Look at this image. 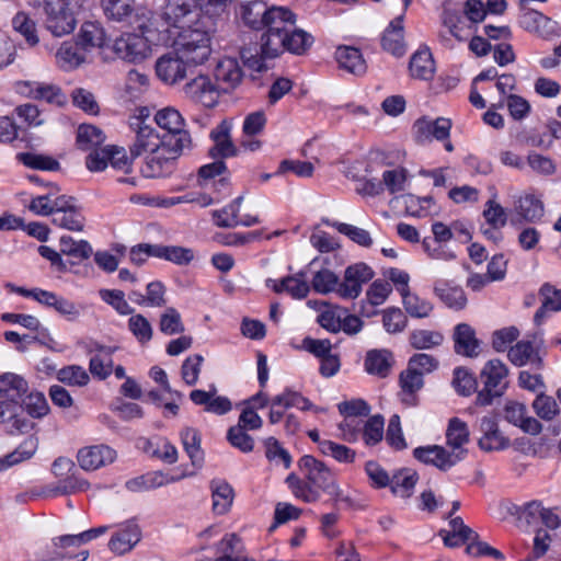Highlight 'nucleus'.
Returning a JSON list of instances; mask_svg holds the SVG:
<instances>
[{
  "label": "nucleus",
  "instance_id": "obj_36",
  "mask_svg": "<svg viewBox=\"0 0 561 561\" xmlns=\"http://www.w3.org/2000/svg\"><path fill=\"white\" fill-rule=\"evenodd\" d=\"M282 39H284L282 51L287 50L295 55L305 54L313 44V36L295 25L284 34Z\"/></svg>",
  "mask_w": 561,
  "mask_h": 561
},
{
  "label": "nucleus",
  "instance_id": "obj_54",
  "mask_svg": "<svg viewBox=\"0 0 561 561\" xmlns=\"http://www.w3.org/2000/svg\"><path fill=\"white\" fill-rule=\"evenodd\" d=\"M159 329L167 335L183 333L185 327L180 312L173 307H168L160 316Z\"/></svg>",
  "mask_w": 561,
  "mask_h": 561
},
{
  "label": "nucleus",
  "instance_id": "obj_30",
  "mask_svg": "<svg viewBox=\"0 0 561 561\" xmlns=\"http://www.w3.org/2000/svg\"><path fill=\"white\" fill-rule=\"evenodd\" d=\"M213 511L217 515L227 514L233 503L234 492L232 486L225 480L215 479L210 482Z\"/></svg>",
  "mask_w": 561,
  "mask_h": 561
},
{
  "label": "nucleus",
  "instance_id": "obj_51",
  "mask_svg": "<svg viewBox=\"0 0 561 561\" xmlns=\"http://www.w3.org/2000/svg\"><path fill=\"white\" fill-rule=\"evenodd\" d=\"M181 442L194 466L201 465L203 461V451L201 448V435L193 427H185L181 432Z\"/></svg>",
  "mask_w": 561,
  "mask_h": 561
},
{
  "label": "nucleus",
  "instance_id": "obj_44",
  "mask_svg": "<svg viewBox=\"0 0 561 561\" xmlns=\"http://www.w3.org/2000/svg\"><path fill=\"white\" fill-rule=\"evenodd\" d=\"M541 307L535 313L536 323H541L548 311H561V290L556 289L550 284H545L540 288Z\"/></svg>",
  "mask_w": 561,
  "mask_h": 561
},
{
  "label": "nucleus",
  "instance_id": "obj_46",
  "mask_svg": "<svg viewBox=\"0 0 561 561\" xmlns=\"http://www.w3.org/2000/svg\"><path fill=\"white\" fill-rule=\"evenodd\" d=\"M516 214L526 221L539 220L545 213L543 203L534 195H525L515 204Z\"/></svg>",
  "mask_w": 561,
  "mask_h": 561
},
{
  "label": "nucleus",
  "instance_id": "obj_55",
  "mask_svg": "<svg viewBox=\"0 0 561 561\" xmlns=\"http://www.w3.org/2000/svg\"><path fill=\"white\" fill-rule=\"evenodd\" d=\"M311 284L312 288L319 294L335 291L339 295L341 282L332 271L322 268L313 275Z\"/></svg>",
  "mask_w": 561,
  "mask_h": 561
},
{
  "label": "nucleus",
  "instance_id": "obj_13",
  "mask_svg": "<svg viewBox=\"0 0 561 561\" xmlns=\"http://www.w3.org/2000/svg\"><path fill=\"white\" fill-rule=\"evenodd\" d=\"M413 456L425 465H432L440 471H447L462 459V451H448L440 445H427L415 448Z\"/></svg>",
  "mask_w": 561,
  "mask_h": 561
},
{
  "label": "nucleus",
  "instance_id": "obj_42",
  "mask_svg": "<svg viewBox=\"0 0 561 561\" xmlns=\"http://www.w3.org/2000/svg\"><path fill=\"white\" fill-rule=\"evenodd\" d=\"M393 364L392 354L386 350L369 351L365 358V368L371 375L386 377Z\"/></svg>",
  "mask_w": 561,
  "mask_h": 561
},
{
  "label": "nucleus",
  "instance_id": "obj_59",
  "mask_svg": "<svg viewBox=\"0 0 561 561\" xmlns=\"http://www.w3.org/2000/svg\"><path fill=\"white\" fill-rule=\"evenodd\" d=\"M344 314V309L337 306H327L320 311L317 322L327 331L337 333L341 331V317Z\"/></svg>",
  "mask_w": 561,
  "mask_h": 561
},
{
  "label": "nucleus",
  "instance_id": "obj_32",
  "mask_svg": "<svg viewBox=\"0 0 561 561\" xmlns=\"http://www.w3.org/2000/svg\"><path fill=\"white\" fill-rule=\"evenodd\" d=\"M455 351L457 354L476 357L479 354V342L476 339L474 330L467 323L456 327L454 333Z\"/></svg>",
  "mask_w": 561,
  "mask_h": 561
},
{
  "label": "nucleus",
  "instance_id": "obj_5",
  "mask_svg": "<svg viewBox=\"0 0 561 561\" xmlns=\"http://www.w3.org/2000/svg\"><path fill=\"white\" fill-rule=\"evenodd\" d=\"M77 1L72 0H44V25L55 37L72 33L77 26Z\"/></svg>",
  "mask_w": 561,
  "mask_h": 561
},
{
  "label": "nucleus",
  "instance_id": "obj_9",
  "mask_svg": "<svg viewBox=\"0 0 561 561\" xmlns=\"http://www.w3.org/2000/svg\"><path fill=\"white\" fill-rule=\"evenodd\" d=\"M129 127L135 133V140L129 148L133 158L142 154L149 156L165 144L161 140L158 131L139 116L130 118Z\"/></svg>",
  "mask_w": 561,
  "mask_h": 561
},
{
  "label": "nucleus",
  "instance_id": "obj_20",
  "mask_svg": "<svg viewBox=\"0 0 561 561\" xmlns=\"http://www.w3.org/2000/svg\"><path fill=\"white\" fill-rule=\"evenodd\" d=\"M140 539L141 529L138 524L127 522L112 535L108 541V549L115 554L122 556L131 551Z\"/></svg>",
  "mask_w": 561,
  "mask_h": 561
},
{
  "label": "nucleus",
  "instance_id": "obj_47",
  "mask_svg": "<svg viewBox=\"0 0 561 561\" xmlns=\"http://www.w3.org/2000/svg\"><path fill=\"white\" fill-rule=\"evenodd\" d=\"M268 12L265 2L255 0L242 5L241 15L247 25L259 30L264 26Z\"/></svg>",
  "mask_w": 561,
  "mask_h": 561
},
{
  "label": "nucleus",
  "instance_id": "obj_22",
  "mask_svg": "<svg viewBox=\"0 0 561 561\" xmlns=\"http://www.w3.org/2000/svg\"><path fill=\"white\" fill-rule=\"evenodd\" d=\"M39 447L36 435L27 436L16 448L0 457V473L32 459Z\"/></svg>",
  "mask_w": 561,
  "mask_h": 561
},
{
  "label": "nucleus",
  "instance_id": "obj_40",
  "mask_svg": "<svg viewBox=\"0 0 561 561\" xmlns=\"http://www.w3.org/2000/svg\"><path fill=\"white\" fill-rule=\"evenodd\" d=\"M436 296L451 309L460 310L467 305V297L459 286H450L445 282H437L434 286Z\"/></svg>",
  "mask_w": 561,
  "mask_h": 561
},
{
  "label": "nucleus",
  "instance_id": "obj_17",
  "mask_svg": "<svg viewBox=\"0 0 561 561\" xmlns=\"http://www.w3.org/2000/svg\"><path fill=\"white\" fill-rule=\"evenodd\" d=\"M242 201L243 197L240 196L221 210H215L213 216L216 225L225 228H233L237 226L249 227L259 224L260 219L257 216L251 214H240V206Z\"/></svg>",
  "mask_w": 561,
  "mask_h": 561
},
{
  "label": "nucleus",
  "instance_id": "obj_50",
  "mask_svg": "<svg viewBox=\"0 0 561 561\" xmlns=\"http://www.w3.org/2000/svg\"><path fill=\"white\" fill-rule=\"evenodd\" d=\"M156 250L157 257L164 259L178 265H187L195 257L194 251L184 247L157 244Z\"/></svg>",
  "mask_w": 561,
  "mask_h": 561
},
{
  "label": "nucleus",
  "instance_id": "obj_62",
  "mask_svg": "<svg viewBox=\"0 0 561 561\" xmlns=\"http://www.w3.org/2000/svg\"><path fill=\"white\" fill-rule=\"evenodd\" d=\"M320 451L324 456H331L339 462L345 463H352L356 456L355 450L332 440H323V443H320Z\"/></svg>",
  "mask_w": 561,
  "mask_h": 561
},
{
  "label": "nucleus",
  "instance_id": "obj_38",
  "mask_svg": "<svg viewBox=\"0 0 561 561\" xmlns=\"http://www.w3.org/2000/svg\"><path fill=\"white\" fill-rule=\"evenodd\" d=\"M508 359L515 366H525L533 364L536 367H540L541 358L535 351L534 345L529 341H519L514 346L508 348Z\"/></svg>",
  "mask_w": 561,
  "mask_h": 561
},
{
  "label": "nucleus",
  "instance_id": "obj_1",
  "mask_svg": "<svg viewBox=\"0 0 561 561\" xmlns=\"http://www.w3.org/2000/svg\"><path fill=\"white\" fill-rule=\"evenodd\" d=\"M170 37L172 38V47L194 68L204 65L211 55V36L205 23L197 24L190 30L180 31Z\"/></svg>",
  "mask_w": 561,
  "mask_h": 561
},
{
  "label": "nucleus",
  "instance_id": "obj_58",
  "mask_svg": "<svg viewBox=\"0 0 561 561\" xmlns=\"http://www.w3.org/2000/svg\"><path fill=\"white\" fill-rule=\"evenodd\" d=\"M385 421L381 415L369 417L362 426V436L366 445L374 446L383 437Z\"/></svg>",
  "mask_w": 561,
  "mask_h": 561
},
{
  "label": "nucleus",
  "instance_id": "obj_64",
  "mask_svg": "<svg viewBox=\"0 0 561 561\" xmlns=\"http://www.w3.org/2000/svg\"><path fill=\"white\" fill-rule=\"evenodd\" d=\"M444 337L439 332L430 330H415L411 333V345L416 350H426L442 344Z\"/></svg>",
  "mask_w": 561,
  "mask_h": 561
},
{
  "label": "nucleus",
  "instance_id": "obj_19",
  "mask_svg": "<svg viewBox=\"0 0 561 561\" xmlns=\"http://www.w3.org/2000/svg\"><path fill=\"white\" fill-rule=\"evenodd\" d=\"M18 89L27 98L34 100H44L47 103L61 106L66 104L67 98L61 89L55 84H47L33 81H22L18 83Z\"/></svg>",
  "mask_w": 561,
  "mask_h": 561
},
{
  "label": "nucleus",
  "instance_id": "obj_56",
  "mask_svg": "<svg viewBox=\"0 0 561 561\" xmlns=\"http://www.w3.org/2000/svg\"><path fill=\"white\" fill-rule=\"evenodd\" d=\"M531 405L537 416L543 421H553L560 414L556 399L543 393L538 394Z\"/></svg>",
  "mask_w": 561,
  "mask_h": 561
},
{
  "label": "nucleus",
  "instance_id": "obj_16",
  "mask_svg": "<svg viewBox=\"0 0 561 561\" xmlns=\"http://www.w3.org/2000/svg\"><path fill=\"white\" fill-rule=\"evenodd\" d=\"M186 98L195 103L210 107L217 103L218 88L207 76H197L183 88Z\"/></svg>",
  "mask_w": 561,
  "mask_h": 561
},
{
  "label": "nucleus",
  "instance_id": "obj_24",
  "mask_svg": "<svg viewBox=\"0 0 561 561\" xmlns=\"http://www.w3.org/2000/svg\"><path fill=\"white\" fill-rule=\"evenodd\" d=\"M335 60L341 69L354 76H363L367 71L366 60L356 47L339 46L335 50Z\"/></svg>",
  "mask_w": 561,
  "mask_h": 561
},
{
  "label": "nucleus",
  "instance_id": "obj_4",
  "mask_svg": "<svg viewBox=\"0 0 561 561\" xmlns=\"http://www.w3.org/2000/svg\"><path fill=\"white\" fill-rule=\"evenodd\" d=\"M161 19L167 25L169 36L205 23L195 0H167Z\"/></svg>",
  "mask_w": 561,
  "mask_h": 561
},
{
  "label": "nucleus",
  "instance_id": "obj_26",
  "mask_svg": "<svg viewBox=\"0 0 561 561\" xmlns=\"http://www.w3.org/2000/svg\"><path fill=\"white\" fill-rule=\"evenodd\" d=\"M242 70L238 61L233 58L220 60L215 69V78L219 85L218 89L229 91L239 85L242 80Z\"/></svg>",
  "mask_w": 561,
  "mask_h": 561
},
{
  "label": "nucleus",
  "instance_id": "obj_35",
  "mask_svg": "<svg viewBox=\"0 0 561 561\" xmlns=\"http://www.w3.org/2000/svg\"><path fill=\"white\" fill-rule=\"evenodd\" d=\"M409 70L415 79L431 80L435 73V62L431 51L425 48L414 53L410 60Z\"/></svg>",
  "mask_w": 561,
  "mask_h": 561
},
{
  "label": "nucleus",
  "instance_id": "obj_8",
  "mask_svg": "<svg viewBox=\"0 0 561 561\" xmlns=\"http://www.w3.org/2000/svg\"><path fill=\"white\" fill-rule=\"evenodd\" d=\"M451 129V121L445 117L435 119L428 117H421L413 124V137L420 145H426L433 140L445 141L444 147L446 151L454 150L453 144L448 140Z\"/></svg>",
  "mask_w": 561,
  "mask_h": 561
},
{
  "label": "nucleus",
  "instance_id": "obj_21",
  "mask_svg": "<svg viewBox=\"0 0 561 561\" xmlns=\"http://www.w3.org/2000/svg\"><path fill=\"white\" fill-rule=\"evenodd\" d=\"M230 130L231 124L224 119L210 131L214 146L209 150V153L214 159H225L237 154L238 150L231 139Z\"/></svg>",
  "mask_w": 561,
  "mask_h": 561
},
{
  "label": "nucleus",
  "instance_id": "obj_31",
  "mask_svg": "<svg viewBox=\"0 0 561 561\" xmlns=\"http://www.w3.org/2000/svg\"><path fill=\"white\" fill-rule=\"evenodd\" d=\"M27 390L28 385L23 377L12 373L0 376V398L21 403Z\"/></svg>",
  "mask_w": 561,
  "mask_h": 561
},
{
  "label": "nucleus",
  "instance_id": "obj_10",
  "mask_svg": "<svg viewBox=\"0 0 561 561\" xmlns=\"http://www.w3.org/2000/svg\"><path fill=\"white\" fill-rule=\"evenodd\" d=\"M116 56L125 61L138 64L150 55L148 41L140 34L125 33L112 46Z\"/></svg>",
  "mask_w": 561,
  "mask_h": 561
},
{
  "label": "nucleus",
  "instance_id": "obj_49",
  "mask_svg": "<svg viewBox=\"0 0 561 561\" xmlns=\"http://www.w3.org/2000/svg\"><path fill=\"white\" fill-rule=\"evenodd\" d=\"M323 224L334 227L340 233L348 237L353 242L360 247L369 248L373 245V238L366 229L344 222H332L329 219H323Z\"/></svg>",
  "mask_w": 561,
  "mask_h": 561
},
{
  "label": "nucleus",
  "instance_id": "obj_7",
  "mask_svg": "<svg viewBox=\"0 0 561 561\" xmlns=\"http://www.w3.org/2000/svg\"><path fill=\"white\" fill-rule=\"evenodd\" d=\"M191 146L192 138L190 134H182V138H176L173 142L171 140L165 142L158 150L147 156L144 173L148 178L161 176L169 169L171 162L185 150H188Z\"/></svg>",
  "mask_w": 561,
  "mask_h": 561
},
{
  "label": "nucleus",
  "instance_id": "obj_23",
  "mask_svg": "<svg viewBox=\"0 0 561 561\" xmlns=\"http://www.w3.org/2000/svg\"><path fill=\"white\" fill-rule=\"evenodd\" d=\"M216 388L213 387L209 391L193 390L190 393V399L197 405H204L205 411L222 415L228 413L231 408V401L227 397L216 396Z\"/></svg>",
  "mask_w": 561,
  "mask_h": 561
},
{
  "label": "nucleus",
  "instance_id": "obj_60",
  "mask_svg": "<svg viewBox=\"0 0 561 561\" xmlns=\"http://www.w3.org/2000/svg\"><path fill=\"white\" fill-rule=\"evenodd\" d=\"M128 329L141 344H146L152 339V325L149 320L140 313H131V317L128 320Z\"/></svg>",
  "mask_w": 561,
  "mask_h": 561
},
{
  "label": "nucleus",
  "instance_id": "obj_43",
  "mask_svg": "<svg viewBox=\"0 0 561 561\" xmlns=\"http://www.w3.org/2000/svg\"><path fill=\"white\" fill-rule=\"evenodd\" d=\"M12 27L18 32L30 46H36L39 43L37 33V23L25 11H19L12 19Z\"/></svg>",
  "mask_w": 561,
  "mask_h": 561
},
{
  "label": "nucleus",
  "instance_id": "obj_27",
  "mask_svg": "<svg viewBox=\"0 0 561 561\" xmlns=\"http://www.w3.org/2000/svg\"><path fill=\"white\" fill-rule=\"evenodd\" d=\"M157 125L171 134L174 138H182V134H190L184 129L185 119L179 110L172 106L163 107L154 114Z\"/></svg>",
  "mask_w": 561,
  "mask_h": 561
},
{
  "label": "nucleus",
  "instance_id": "obj_57",
  "mask_svg": "<svg viewBox=\"0 0 561 561\" xmlns=\"http://www.w3.org/2000/svg\"><path fill=\"white\" fill-rule=\"evenodd\" d=\"M53 224L71 231H82L84 227V217L76 206L67 211L55 214V217H53Z\"/></svg>",
  "mask_w": 561,
  "mask_h": 561
},
{
  "label": "nucleus",
  "instance_id": "obj_52",
  "mask_svg": "<svg viewBox=\"0 0 561 561\" xmlns=\"http://www.w3.org/2000/svg\"><path fill=\"white\" fill-rule=\"evenodd\" d=\"M105 140V135L102 129L93 125H80L77 134V142L80 149L90 150L98 148Z\"/></svg>",
  "mask_w": 561,
  "mask_h": 561
},
{
  "label": "nucleus",
  "instance_id": "obj_2",
  "mask_svg": "<svg viewBox=\"0 0 561 561\" xmlns=\"http://www.w3.org/2000/svg\"><path fill=\"white\" fill-rule=\"evenodd\" d=\"M299 466L306 470V478L309 483L331 497L334 507H339L340 504L347 507L354 505L351 494L340 486L334 473L325 463L313 456L306 455L299 460Z\"/></svg>",
  "mask_w": 561,
  "mask_h": 561
},
{
  "label": "nucleus",
  "instance_id": "obj_18",
  "mask_svg": "<svg viewBox=\"0 0 561 561\" xmlns=\"http://www.w3.org/2000/svg\"><path fill=\"white\" fill-rule=\"evenodd\" d=\"M504 419L522 428L525 433L530 435H539L542 431L541 423L533 416L527 415V408L525 404L517 401H507L503 409Z\"/></svg>",
  "mask_w": 561,
  "mask_h": 561
},
{
  "label": "nucleus",
  "instance_id": "obj_11",
  "mask_svg": "<svg viewBox=\"0 0 561 561\" xmlns=\"http://www.w3.org/2000/svg\"><path fill=\"white\" fill-rule=\"evenodd\" d=\"M375 273L366 263L359 262L345 268L343 279L339 287V296L344 299L357 298L363 289V285L368 283Z\"/></svg>",
  "mask_w": 561,
  "mask_h": 561
},
{
  "label": "nucleus",
  "instance_id": "obj_28",
  "mask_svg": "<svg viewBox=\"0 0 561 561\" xmlns=\"http://www.w3.org/2000/svg\"><path fill=\"white\" fill-rule=\"evenodd\" d=\"M423 385L422 371L415 370L408 365V368L400 375L401 401L409 407L416 405L415 393L423 388Z\"/></svg>",
  "mask_w": 561,
  "mask_h": 561
},
{
  "label": "nucleus",
  "instance_id": "obj_15",
  "mask_svg": "<svg viewBox=\"0 0 561 561\" xmlns=\"http://www.w3.org/2000/svg\"><path fill=\"white\" fill-rule=\"evenodd\" d=\"M116 456V451L113 448L100 444L80 448L77 454V461L81 469L94 471L113 463Z\"/></svg>",
  "mask_w": 561,
  "mask_h": 561
},
{
  "label": "nucleus",
  "instance_id": "obj_14",
  "mask_svg": "<svg viewBox=\"0 0 561 561\" xmlns=\"http://www.w3.org/2000/svg\"><path fill=\"white\" fill-rule=\"evenodd\" d=\"M194 68L188 65L173 48L162 55L156 62V72L160 80L167 84H175L186 78L188 71Z\"/></svg>",
  "mask_w": 561,
  "mask_h": 561
},
{
  "label": "nucleus",
  "instance_id": "obj_6",
  "mask_svg": "<svg viewBox=\"0 0 561 561\" xmlns=\"http://www.w3.org/2000/svg\"><path fill=\"white\" fill-rule=\"evenodd\" d=\"M480 377L483 389L477 394V404L489 405L494 398L505 392L508 385V368L500 359H490L483 366Z\"/></svg>",
  "mask_w": 561,
  "mask_h": 561
},
{
  "label": "nucleus",
  "instance_id": "obj_34",
  "mask_svg": "<svg viewBox=\"0 0 561 561\" xmlns=\"http://www.w3.org/2000/svg\"><path fill=\"white\" fill-rule=\"evenodd\" d=\"M77 43L85 53L95 47L103 48L105 44L103 27L94 22H84L77 35Z\"/></svg>",
  "mask_w": 561,
  "mask_h": 561
},
{
  "label": "nucleus",
  "instance_id": "obj_53",
  "mask_svg": "<svg viewBox=\"0 0 561 561\" xmlns=\"http://www.w3.org/2000/svg\"><path fill=\"white\" fill-rule=\"evenodd\" d=\"M22 408L33 419H42L49 413V405L42 392H30L21 400Z\"/></svg>",
  "mask_w": 561,
  "mask_h": 561
},
{
  "label": "nucleus",
  "instance_id": "obj_37",
  "mask_svg": "<svg viewBox=\"0 0 561 561\" xmlns=\"http://www.w3.org/2000/svg\"><path fill=\"white\" fill-rule=\"evenodd\" d=\"M70 535H64L51 539L49 542L39 547L37 551V559L39 561H57L59 559H69L71 556L68 551L69 548L76 547L75 543H68L64 539Z\"/></svg>",
  "mask_w": 561,
  "mask_h": 561
},
{
  "label": "nucleus",
  "instance_id": "obj_33",
  "mask_svg": "<svg viewBox=\"0 0 561 561\" xmlns=\"http://www.w3.org/2000/svg\"><path fill=\"white\" fill-rule=\"evenodd\" d=\"M469 428L466 422L458 417H451L446 428V445L451 451H462V458L467 450L463 448L469 443Z\"/></svg>",
  "mask_w": 561,
  "mask_h": 561
},
{
  "label": "nucleus",
  "instance_id": "obj_45",
  "mask_svg": "<svg viewBox=\"0 0 561 561\" xmlns=\"http://www.w3.org/2000/svg\"><path fill=\"white\" fill-rule=\"evenodd\" d=\"M519 23L524 30L541 36L548 34L552 28V22L549 18L531 9H525L523 11Z\"/></svg>",
  "mask_w": 561,
  "mask_h": 561
},
{
  "label": "nucleus",
  "instance_id": "obj_29",
  "mask_svg": "<svg viewBox=\"0 0 561 561\" xmlns=\"http://www.w3.org/2000/svg\"><path fill=\"white\" fill-rule=\"evenodd\" d=\"M55 58L59 68L70 71L85 62L87 55L77 42H64L57 49Z\"/></svg>",
  "mask_w": 561,
  "mask_h": 561
},
{
  "label": "nucleus",
  "instance_id": "obj_61",
  "mask_svg": "<svg viewBox=\"0 0 561 561\" xmlns=\"http://www.w3.org/2000/svg\"><path fill=\"white\" fill-rule=\"evenodd\" d=\"M60 252L79 260L88 259L92 253V248L88 241H76L69 236L60 238Z\"/></svg>",
  "mask_w": 561,
  "mask_h": 561
},
{
  "label": "nucleus",
  "instance_id": "obj_12",
  "mask_svg": "<svg viewBox=\"0 0 561 561\" xmlns=\"http://www.w3.org/2000/svg\"><path fill=\"white\" fill-rule=\"evenodd\" d=\"M401 3L399 14L389 23L381 38L382 48L396 57H402L407 51L404 43L403 20L411 0H397Z\"/></svg>",
  "mask_w": 561,
  "mask_h": 561
},
{
  "label": "nucleus",
  "instance_id": "obj_3",
  "mask_svg": "<svg viewBox=\"0 0 561 561\" xmlns=\"http://www.w3.org/2000/svg\"><path fill=\"white\" fill-rule=\"evenodd\" d=\"M296 24L295 14L283 7L270 8L263 27L266 32L261 36V50L265 57L275 58L282 53L284 34Z\"/></svg>",
  "mask_w": 561,
  "mask_h": 561
},
{
  "label": "nucleus",
  "instance_id": "obj_41",
  "mask_svg": "<svg viewBox=\"0 0 561 561\" xmlns=\"http://www.w3.org/2000/svg\"><path fill=\"white\" fill-rule=\"evenodd\" d=\"M104 15L115 22L127 21L136 12L135 0H101Z\"/></svg>",
  "mask_w": 561,
  "mask_h": 561
},
{
  "label": "nucleus",
  "instance_id": "obj_48",
  "mask_svg": "<svg viewBox=\"0 0 561 561\" xmlns=\"http://www.w3.org/2000/svg\"><path fill=\"white\" fill-rule=\"evenodd\" d=\"M16 159L25 167L41 171H58L60 163L53 157L36 152H20Z\"/></svg>",
  "mask_w": 561,
  "mask_h": 561
},
{
  "label": "nucleus",
  "instance_id": "obj_63",
  "mask_svg": "<svg viewBox=\"0 0 561 561\" xmlns=\"http://www.w3.org/2000/svg\"><path fill=\"white\" fill-rule=\"evenodd\" d=\"M57 379L69 386L82 387L89 382L90 377L81 366L71 365L59 369L57 373Z\"/></svg>",
  "mask_w": 561,
  "mask_h": 561
},
{
  "label": "nucleus",
  "instance_id": "obj_25",
  "mask_svg": "<svg viewBox=\"0 0 561 561\" xmlns=\"http://www.w3.org/2000/svg\"><path fill=\"white\" fill-rule=\"evenodd\" d=\"M266 286L277 294L286 291L295 299L306 298L310 291V286L304 274L287 276L280 280L268 278L266 280Z\"/></svg>",
  "mask_w": 561,
  "mask_h": 561
},
{
  "label": "nucleus",
  "instance_id": "obj_39",
  "mask_svg": "<svg viewBox=\"0 0 561 561\" xmlns=\"http://www.w3.org/2000/svg\"><path fill=\"white\" fill-rule=\"evenodd\" d=\"M219 557L215 561H254L244 556V547L234 534L227 535L218 543Z\"/></svg>",
  "mask_w": 561,
  "mask_h": 561
}]
</instances>
